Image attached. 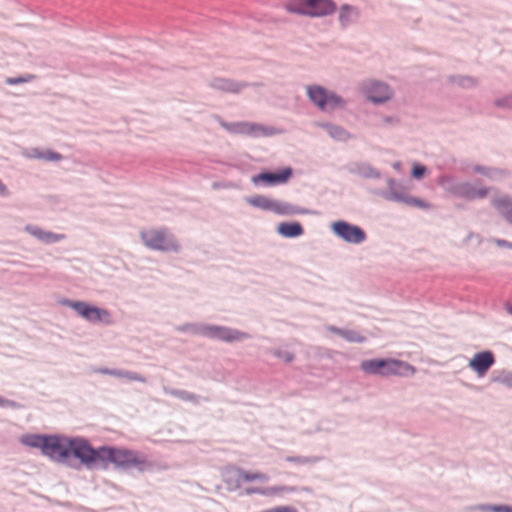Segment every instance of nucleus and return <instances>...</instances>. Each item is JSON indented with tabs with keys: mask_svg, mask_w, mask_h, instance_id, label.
<instances>
[{
	"mask_svg": "<svg viewBox=\"0 0 512 512\" xmlns=\"http://www.w3.org/2000/svg\"><path fill=\"white\" fill-rule=\"evenodd\" d=\"M360 369L370 375L389 376H411L416 372L415 367L409 363L394 358H376L364 360L360 364Z\"/></svg>",
	"mask_w": 512,
	"mask_h": 512,
	"instance_id": "nucleus-1",
	"label": "nucleus"
},
{
	"mask_svg": "<svg viewBox=\"0 0 512 512\" xmlns=\"http://www.w3.org/2000/svg\"><path fill=\"white\" fill-rule=\"evenodd\" d=\"M289 12L309 17H323L336 11L333 0H289L286 4Z\"/></svg>",
	"mask_w": 512,
	"mask_h": 512,
	"instance_id": "nucleus-2",
	"label": "nucleus"
},
{
	"mask_svg": "<svg viewBox=\"0 0 512 512\" xmlns=\"http://www.w3.org/2000/svg\"><path fill=\"white\" fill-rule=\"evenodd\" d=\"M101 461H108L121 468L141 467L146 464L145 457L128 449L101 447Z\"/></svg>",
	"mask_w": 512,
	"mask_h": 512,
	"instance_id": "nucleus-3",
	"label": "nucleus"
},
{
	"mask_svg": "<svg viewBox=\"0 0 512 512\" xmlns=\"http://www.w3.org/2000/svg\"><path fill=\"white\" fill-rule=\"evenodd\" d=\"M182 331H189L194 334L203 335L212 339H218L225 342L241 341L248 338V335L242 331L216 325H185Z\"/></svg>",
	"mask_w": 512,
	"mask_h": 512,
	"instance_id": "nucleus-4",
	"label": "nucleus"
},
{
	"mask_svg": "<svg viewBox=\"0 0 512 512\" xmlns=\"http://www.w3.org/2000/svg\"><path fill=\"white\" fill-rule=\"evenodd\" d=\"M140 236L144 245L152 250L169 252L179 248L174 236L164 228H151L142 231Z\"/></svg>",
	"mask_w": 512,
	"mask_h": 512,
	"instance_id": "nucleus-5",
	"label": "nucleus"
},
{
	"mask_svg": "<svg viewBox=\"0 0 512 512\" xmlns=\"http://www.w3.org/2000/svg\"><path fill=\"white\" fill-rule=\"evenodd\" d=\"M307 95L322 111H333L345 105L340 96L318 85L307 86Z\"/></svg>",
	"mask_w": 512,
	"mask_h": 512,
	"instance_id": "nucleus-6",
	"label": "nucleus"
},
{
	"mask_svg": "<svg viewBox=\"0 0 512 512\" xmlns=\"http://www.w3.org/2000/svg\"><path fill=\"white\" fill-rule=\"evenodd\" d=\"M64 305L71 307L75 310L81 317L85 318L89 322H100L104 324H111V315L105 310L95 306H91L86 302L82 301H70L65 300L62 302Z\"/></svg>",
	"mask_w": 512,
	"mask_h": 512,
	"instance_id": "nucleus-7",
	"label": "nucleus"
},
{
	"mask_svg": "<svg viewBox=\"0 0 512 512\" xmlns=\"http://www.w3.org/2000/svg\"><path fill=\"white\" fill-rule=\"evenodd\" d=\"M70 438L47 436L42 454L51 460L65 463L69 459Z\"/></svg>",
	"mask_w": 512,
	"mask_h": 512,
	"instance_id": "nucleus-8",
	"label": "nucleus"
},
{
	"mask_svg": "<svg viewBox=\"0 0 512 512\" xmlns=\"http://www.w3.org/2000/svg\"><path fill=\"white\" fill-rule=\"evenodd\" d=\"M73 455L88 467H92L98 460L101 461L99 449H93L90 444L81 438L70 439L69 457Z\"/></svg>",
	"mask_w": 512,
	"mask_h": 512,
	"instance_id": "nucleus-9",
	"label": "nucleus"
},
{
	"mask_svg": "<svg viewBox=\"0 0 512 512\" xmlns=\"http://www.w3.org/2000/svg\"><path fill=\"white\" fill-rule=\"evenodd\" d=\"M247 202L254 207L273 211L279 215H289L293 213V208L289 204L262 195L250 197L247 199Z\"/></svg>",
	"mask_w": 512,
	"mask_h": 512,
	"instance_id": "nucleus-10",
	"label": "nucleus"
},
{
	"mask_svg": "<svg viewBox=\"0 0 512 512\" xmlns=\"http://www.w3.org/2000/svg\"><path fill=\"white\" fill-rule=\"evenodd\" d=\"M222 127L230 133L248 135L252 137L268 135V129L260 124L251 122L221 123Z\"/></svg>",
	"mask_w": 512,
	"mask_h": 512,
	"instance_id": "nucleus-11",
	"label": "nucleus"
},
{
	"mask_svg": "<svg viewBox=\"0 0 512 512\" xmlns=\"http://www.w3.org/2000/svg\"><path fill=\"white\" fill-rule=\"evenodd\" d=\"M332 229L337 236L346 242L357 244L365 239V233L361 228L344 221L335 222Z\"/></svg>",
	"mask_w": 512,
	"mask_h": 512,
	"instance_id": "nucleus-12",
	"label": "nucleus"
},
{
	"mask_svg": "<svg viewBox=\"0 0 512 512\" xmlns=\"http://www.w3.org/2000/svg\"><path fill=\"white\" fill-rule=\"evenodd\" d=\"M292 176V169L286 167L277 173L263 172L252 177L253 184L263 183L268 186H274L286 183Z\"/></svg>",
	"mask_w": 512,
	"mask_h": 512,
	"instance_id": "nucleus-13",
	"label": "nucleus"
},
{
	"mask_svg": "<svg viewBox=\"0 0 512 512\" xmlns=\"http://www.w3.org/2000/svg\"><path fill=\"white\" fill-rule=\"evenodd\" d=\"M494 355L490 351L476 353L469 361V367L479 377H483L494 364Z\"/></svg>",
	"mask_w": 512,
	"mask_h": 512,
	"instance_id": "nucleus-14",
	"label": "nucleus"
},
{
	"mask_svg": "<svg viewBox=\"0 0 512 512\" xmlns=\"http://www.w3.org/2000/svg\"><path fill=\"white\" fill-rule=\"evenodd\" d=\"M363 92L373 102H383L390 98L391 91L389 87L377 81H370L364 84Z\"/></svg>",
	"mask_w": 512,
	"mask_h": 512,
	"instance_id": "nucleus-15",
	"label": "nucleus"
},
{
	"mask_svg": "<svg viewBox=\"0 0 512 512\" xmlns=\"http://www.w3.org/2000/svg\"><path fill=\"white\" fill-rule=\"evenodd\" d=\"M230 477L235 481V487H240L243 483L252 481L267 482L268 476L260 472H250L242 469H235L229 472Z\"/></svg>",
	"mask_w": 512,
	"mask_h": 512,
	"instance_id": "nucleus-16",
	"label": "nucleus"
},
{
	"mask_svg": "<svg viewBox=\"0 0 512 512\" xmlns=\"http://www.w3.org/2000/svg\"><path fill=\"white\" fill-rule=\"evenodd\" d=\"M487 192L485 188H476L468 183L458 185L454 190L455 195L470 200L483 198L487 195Z\"/></svg>",
	"mask_w": 512,
	"mask_h": 512,
	"instance_id": "nucleus-17",
	"label": "nucleus"
},
{
	"mask_svg": "<svg viewBox=\"0 0 512 512\" xmlns=\"http://www.w3.org/2000/svg\"><path fill=\"white\" fill-rule=\"evenodd\" d=\"M294 488L288 486H273V487H250L245 489L247 495L260 494L264 496H274L283 492H292Z\"/></svg>",
	"mask_w": 512,
	"mask_h": 512,
	"instance_id": "nucleus-18",
	"label": "nucleus"
},
{
	"mask_svg": "<svg viewBox=\"0 0 512 512\" xmlns=\"http://www.w3.org/2000/svg\"><path fill=\"white\" fill-rule=\"evenodd\" d=\"M277 232L286 238H294L303 234V228L298 222H282L277 227Z\"/></svg>",
	"mask_w": 512,
	"mask_h": 512,
	"instance_id": "nucleus-19",
	"label": "nucleus"
},
{
	"mask_svg": "<svg viewBox=\"0 0 512 512\" xmlns=\"http://www.w3.org/2000/svg\"><path fill=\"white\" fill-rule=\"evenodd\" d=\"M26 230L39 240L45 242V243H54L57 241H60L64 238L63 235L55 234L52 232L43 231L42 229L38 227L33 226H27Z\"/></svg>",
	"mask_w": 512,
	"mask_h": 512,
	"instance_id": "nucleus-20",
	"label": "nucleus"
},
{
	"mask_svg": "<svg viewBox=\"0 0 512 512\" xmlns=\"http://www.w3.org/2000/svg\"><path fill=\"white\" fill-rule=\"evenodd\" d=\"M212 87L218 90H222L230 93H238L242 89L243 85L237 82H234L229 79L224 78H216L212 82Z\"/></svg>",
	"mask_w": 512,
	"mask_h": 512,
	"instance_id": "nucleus-21",
	"label": "nucleus"
},
{
	"mask_svg": "<svg viewBox=\"0 0 512 512\" xmlns=\"http://www.w3.org/2000/svg\"><path fill=\"white\" fill-rule=\"evenodd\" d=\"M493 205L512 224V199L501 197L493 200Z\"/></svg>",
	"mask_w": 512,
	"mask_h": 512,
	"instance_id": "nucleus-22",
	"label": "nucleus"
},
{
	"mask_svg": "<svg viewBox=\"0 0 512 512\" xmlns=\"http://www.w3.org/2000/svg\"><path fill=\"white\" fill-rule=\"evenodd\" d=\"M47 436L27 434L20 438L22 444L43 450Z\"/></svg>",
	"mask_w": 512,
	"mask_h": 512,
	"instance_id": "nucleus-23",
	"label": "nucleus"
},
{
	"mask_svg": "<svg viewBox=\"0 0 512 512\" xmlns=\"http://www.w3.org/2000/svg\"><path fill=\"white\" fill-rule=\"evenodd\" d=\"M352 15H354V16L358 15L357 9L350 5H347V4L342 5L340 8V13H339V21H340L341 25L347 26L348 24H350L352 21V19H351Z\"/></svg>",
	"mask_w": 512,
	"mask_h": 512,
	"instance_id": "nucleus-24",
	"label": "nucleus"
},
{
	"mask_svg": "<svg viewBox=\"0 0 512 512\" xmlns=\"http://www.w3.org/2000/svg\"><path fill=\"white\" fill-rule=\"evenodd\" d=\"M398 199L408 206H414L422 209L430 208V204L428 202L416 197H399Z\"/></svg>",
	"mask_w": 512,
	"mask_h": 512,
	"instance_id": "nucleus-25",
	"label": "nucleus"
},
{
	"mask_svg": "<svg viewBox=\"0 0 512 512\" xmlns=\"http://www.w3.org/2000/svg\"><path fill=\"white\" fill-rule=\"evenodd\" d=\"M341 337L349 342L362 343L365 341V337L355 330L344 329L341 332Z\"/></svg>",
	"mask_w": 512,
	"mask_h": 512,
	"instance_id": "nucleus-26",
	"label": "nucleus"
},
{
	"mask_svg": "<svg viewBox=\"0 0 512 512\" xmlns=\"http://www.w3.org/2000/svg\"><path fill=\"white\" fill-rule=\"evenodd\" d=\"M325 128L327 129L329 135L337 140H344L348 136L347 132L341 127L326 125Z\"/></svg>",
	"mask_w": 512,
	"mask_h": 512,
	"instance_id": "nucleus-27",
	"label": "nucleus"
},
{
	"mask_svg": "<svg viewBox=\"0 0 512 512\" xmlns=\"http://www.w3.org/2000/svg\"><path fill=\"white\" fill-rule=\"evenodd\" d=\"M101 373L109 374V375H113V376H117V377H124L129 380H136V381L141 380V378L137 374L131 373V372L103 370V371H101Z\"/></svg>",
	"mask_w": 512,
	"mask_h": 512,
	"instance_id": "nucleus-28",
	"label": "nucleus"
},
{
	"mask_svg": "<svg viewBox=\"0 0 512 512\" xmlns=\"http://www.w3.org/2000/svg\"><path fill=\"white\" fill-rule=\"evenodd\" d=\"M34 78H35L34 75H31V74H27L25 76H20V77H9L6 79V83L9 85H17V84L30 82Z\"/></svg>",
	"mask_w": 512,
	"mask_h": 512,
	"instance_id": "nucleus-29",
	"label": "nucleus"
},
{
	"mask_svg": "<svg viewBox=\"0 0 512 512\" xmlns=\"http://www.w3.org/2000/svg\"><path fill=\"white\" fill-rule=\"evenodd\" d=\"M62 159V155L52 150H44L42 160L57 162Z\"/></svg>",
	"mask_w": 512,
	"mask_h": 512,
	"instance_id": "nucleus-30",
	"label": "nucleus"
},
{
	"mask_svg": "<svg viewBox=\"0 0 512 512\" xmlns=\"http://www.w3.org/2000/svg\"><path fill=\"white\" fill-rule=\"evenodd\" d=\"M44 150L39 148H31L26 153L25 156L30 159H40L42 160Z\"/></svg>",
	"mask_w": 512,
	"mask_h": 512,
	"instance_id": "nucleus-31",
	"label": "nucleus"
},
{
	"mask_svg": "<svg viewBox=\"0 0 512 512\" xmlns=\"http://www.w3.org/2000/svg\"><path fill=\"white\" fill-rule=\"evenodd\" d=\"M426 172V168L422 165L416 164L412 169V176L414 178H421Z\"/></svg>",
	"mask_w": 512,
	"mask_h": 512,
	"instance_id": "nucleus-32",
	"label": "nucleus"
},
{
	"mask_svg": "<svg viewBox=\"0 0 512 512\" xmlns=\"http://www.w3.org/2000/svg\"><path fill=\"white\" fill-rule=\"evenodd\" d=\"M268 512H298L294 507L291 506H277L268 509Z\"/></svg>",
	"mask_w": 512,
	"mask_h": 512,
	"instance_id": "nucleus-33",
	"label": "nucleus"
},
{
	"mask_svg": "<svg viewBox=\"0 0 512 512\" xmlns=\"http://www.w3.org/2000/svg\"><path fill=\"white\" fill-rule=\"evenodd\" d=\"M493 512H512V507L507 505H498L491 508Z\"/></svg>",
	"mask_w": 512,
	"mask_h": 512,
	"instance_id": "nucleus-34",
	"label": "nucleus"
},
{
	"mask_svg": "<svg viewBox=\"0 0 512 512\" xmlns=\"http://www.w3.org/2000/svg\"><path fill=\"white\" fill-rule=\"evenodd\" d=\"M279 358H282L285 362H291L294 359V355L289 352L277 353Z\"/></svg>",
	"mask_w": 512,
	"mask_h": 512,
	"instance_id": "nucleus-35",
	"label": "nucleus"
},
{
	"mask_svg": "<svg viewBox=\"0 0 512 512\" xmlns=\"http://www.w3.org/2000/svg\"><path fill=\"white\" fill-rule=\"evenodd\" d=\"M287 461L295 462L297 464H305L308 462V459L304 457H289L287 458Z\"/></svg>",
	"mask_w": 512,
	"mask_h": 512,
	"instance_id": "nucleus-36",
	"label": "nucleus"
},
{
	"mask_svg": "<svg viewBox=\"0 0 512 512\" xmlns=\"http://www.w3.org/2000/svg\"><path fill=\"white\" fill-rule=\"evenodd\" d=\"M327 330L331 333L341 336V332H343L344 329H340L335 326H329V327H327Z\"/></svg>",
	"mask_w": 512,
	"mask_h": 512,
	"instance_id": "nucleus-37",
	"label": "nucleus"
},
{
	"mask_svg": "<svg viewBox=\"0 0 512 512\" xmlns=\"http://www.w3.org/2000/svg\"><path fill=\"white\" fill-rule=\"evenodd\" d=\"M0 406H15V403L0 397Z\"/></svg>",
	"mask_w": 512,
	"mask_h": 512,
	"instance_id": "nucleus-38",
	"label": "nucleus"
},
{
	"mask_svg": "<svg viewBox=\"0 0 512 512\" xmlns=\"http://www.w3.org/2000/svg\"><path fill=\"white\" fill-rule=\"evenodd\" d=\"M497 244L499 246H502V247H508V248H511L512 249V244L511 243H508L507 241L505 240H498L497 241Z\"/></svg>",
	"mask_w": 512,
	"mask_h": 512,
	"instance_id": "nucleus-39",
	"label": "nucleus"
},
{
	"mask_svg": "<svg viewBox=\"0 0 512 512\" xmlns=\"http://www.w3.org/2000/svg\"><path fill=\"white\" fill-rule=\"evenodd\" d=\"M7 193L8 192L6 186L0 181V194L6 195Z\"/></svg>",
	"mask_w": 512,
	"mask_h": 512,
	"instance_id": "nucleus-40",
	"label": "nucleus"
},
{
	"mask_svg": "<svg viewBox=\"0 0 512 512\" xmlns=\"http://www.w3.org/2000/svg\"><path fill=\"white\" fill-rule=\"evenodd\" d=\"M508 386L512 388V376L508 379Z\"/></svg>",
	"mask_w": 512,
	"mask_h": 512,
	"instance_id": "nucleus-41",
	"label": "nucleus"
},
{
	"mask_svg": "<svg viewBox=\"0 0 512 512\" xmlns=\"http://www.w3.org/2000/svg\"><path fill=\"white\" fill-rule=\"evenodd\" d=\"M507 101L511 102L508 105H512V99H507Z\"/></svg>",
	"mask_w": 512,
	"mask_h": 512,
	"instance_id": "nucleus-42",
	"label": "nucleus"
},
{
	"mask_svg": "<svg viewBox=\"0 0 512 512\" xmlns=\"http://www.w3.org/2000/svg\"><path fill=\"white\" fill-rule=\"evenodd\" d=\"M509 312L512 314V307L509 309Z\"/></svg>",
	"mask_w": 512,
	"mask_h": 512,
	"instance_id": "nucleus-43",
	"label": "nucleus"
}]
</instances>
